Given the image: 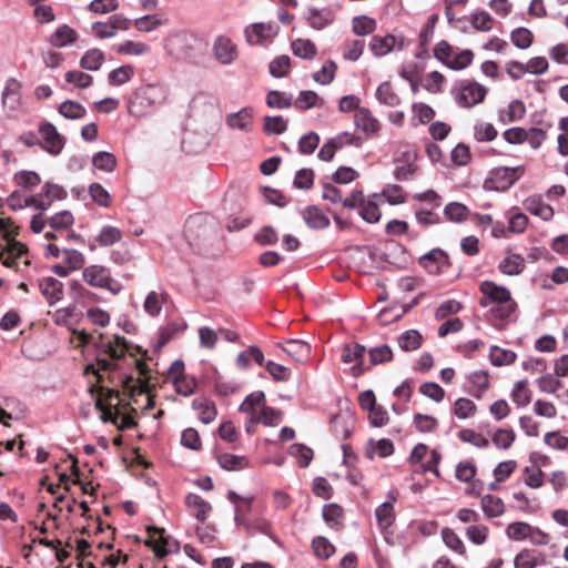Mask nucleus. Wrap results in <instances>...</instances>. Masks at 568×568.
I'll use <instances>...</instances> for the list:
<instances>
[{
	"mask_svg": "<svg viewBox=\"0 0 568 568\" xmlns=\"http://www.w3.org/2000/svg\"><path fill=\"white\" fill-rule=\"evenodd\" d=\"M376 21L367 16H356L352 20V30L357 36H367L376 30Z\"/></svg>",
	"mask_w": 568,
	"mask_h": 568,
	"instance_id": "53",
	"label": "nucleus"
},
{
	"mask_svg": "<svg viewBox=\"0 0 568 568\" xmlns=\"http://www.w3.org/2000/svg\"><path fill=\"white\" fill-rule=\"evenodd\" d=\"M291 49L294 55L304 60H313L317 54V48L310 39L298 38L292 41Z\"/></svg>",
	"mask_w": 568,
	"mask_h": 568,
	"instance_id": "30",
	"label": "nucleus"
},
{
	"mask_svg": "<svg viewBox=\"0 0 568 568\" xmlns=\"http://www.w3.org/2000/svg\"><path fill=\"white\" fill-rule=\"evenodd\" d=\"M39 290L50 306L57 304L63 297V283L52 276L40 280Z\"/></svg>",
	"mask_w": 568,
	"mask_h": 568,
	"instance_id": "17",
	"label": "nucleus"
},
{
	"mask_svg": "<svg viewBox=\"0 0 568 568\" xmlns=\"http://www.w3.org/2000/svg\"><path fill=\"white\" fill-rule=\"evenodd\" d=\"M314 555L322 559H329L336 551L335 546L324 536H316L312 539Z\"/></svg>",
	"mask_w": 568,
	"mask_h": 568,
	"instance_id": "39",
	"label": "nucleus"
},
{
	"mask_svg": "<svg viewBox=\"0 0 568 568\" xmlns=\"http://www.w3.org/2000/svg\"><path fill=\"white\" fill-rule=\"evenodd\" d=\"M234 523L236 526L243 527L250 536L255 534H263L270 538H273L271 523L263 517L248 518L244 515L241 506H236Z\"/></svg>",
	"mask_w": 568,
	"mask_h": 568,
	"instance_id": "9",
	"label": "nucleus"
},
{
	"mask_svg": "<svg viewBox=\"0 0 568 568\" xmlns=\"http://www.w3.org/2000/svg\"><path fill=\"white\" fill-rule=\"evenodd\" d=\"M28 252V247L20 242L8 244L7 251L0 252V261L6 267L19 271V258Z\"/></svg>",
	"mask_w": 568,
	"mask_h": 568,
	"instance_id": "23",
	"label": "nucleus"
},
{
	"mask_svg": "<svg viewBox=\"0 0 568 568\" xmlns=\"http://www.w3.org/2000/svg\"><path fill=\"white\" fill-rule=\"evenodd\" d=\"M486 89L477 82L462 85L455 95L456 103L462 108H471L484 101Z\"/></svg>",
	"mask_w": 568,
	"mask_h": 568,
	"instance_id": "12",
	"label": "nucleus"
},
{
	"mask_svg": "<svg viewBox=\"0 0 568 568\" xmlns=\"http://www.w3.org/2000/svg\"><path fill=\"white\" fill-rule=\"evenodd\" d=\"M213 53L215 59L223 65L233 63L239 55L235 43L225 36H219L215 39Z\"/></svg>",
	"mask_w": 568,
	"mask_h": 568,
	"instance_id": "15",
	"label": "nucleus"
},
{
	"mask_svg": "<svg viewBox=\"0 0 568 568\" xmlns=\"http://www.w3.org/2000/svg\"><path fill=\"white\" fill-rule=\"evenodd\" d=\"M21 90L22 84L14 78H10L1 94V101L3 108H7L11 111H16L21 105Z\"/></svg>",
	"mask_w": 568,
	"mask_h": 568,
	"instance_id": "18",
	"label": "nucleus"
},
{
	"mask_svg": "<svg viewBox=\"0 0 568 568\" xmlns=\"http://www.w3.org/2000/svg\"><path fill=\"white\" fill-rule=\"evenodd\" d=\"M77 36L78 34L74 29L63 24L54 31L50 38V42L53 47L63 48L75 42Z\"/></svg>",
	"mask_w": 568,
	"mask_h": 568,
	"instance_id": "33",
	"label": "nucleus"
},
{
	"mask_svg": "<svg viewBox=\"0 0 568 568\" xmlns=\"http://www.w3.org/2000/svg\"><path fill=\"white\" fill-rule=\"evenodd\" d=\"M551 126V123L547 122L542 124V128H530L527 130L526 141L532 149H539L542 142L547 139V130Z\"/></svg>",
	"mask_w": 568,
	"mask_h": 568,
	"instance_id": "59",
	"label": "nucleus"
},
{
	"mask_svg": "<svg viewBox=\"0 0 568 568\" xmlns=\"http://www.w3.org/2000/svg\"><path fill=\"white\" fill-rule=\"evenodd\" d=\"M74 224V216L71 211L62 210L48 217L49 231L44 233L48 241L58 240V233L68 231Z\"/></svg>",
	"mask_w": 568,
	"mask_h": 568,
	"instance_id": "13",
	"label": "nucleus"
},
{
	"mask_svg": "<svg viewBox=\"0 0 568 568\" xmlns=\"http://www.w3.org/2000/svg\"><path fill=\"white\" fill-rule=\"evenodd\" d=\"M103 347L104 353L112 359L123 358L129 349L128 341L120 335H114L113 342H108Z\"/></svg>",
	"mask_w": 568,
	"mask_h": 568,
	"instance_id": "43",
	"label": "nucleus"
},
{
	"mask_svg": "<svg viewBox=\"0 0 568 568\" xmlns=\"http://www.w3.org/2000/svg\"><path fill=\"white\" fill-rule=\"evenodd\" d=\"M334 435L338 439H347L351 436L353 422L351 417L344 415H335L331 420Z\"/></svg>",
	"mask_w": 568,
	"mask_h": 568,
	"instance_id": "41",
	"label": "nucleus"
},
{
	"mask_svg": "<svg viewBox=\"0 0 568 568\" xmlns=\"http://www.w3.org/2000/svg\"><path fill=\"white\" fill-rule=\"evenodd\" d=\"M293 104L296 109L305 111L315 106H322L324 104V100L315 91L303 90L298 93V97Z\"/></svg>",
	"mask_w": 568,
	"mask_h": 568,
	"instance_id": "31",
	"label": "nucleus"
},
{
	"mask_svg": "<svg viewBox=\"0 0 568 568\" xmlns=\"http://www.w3.org/2000/svg\"><path fill=\"white\" fill-rule=\"evenodd\" d=\"M548 69V62L545 57L531 58L527 64L519 61H509L506 71L513 80H519L524 73L542 74Z\"/></svg>",
	"mask_w": 568,
	"mask_h": 568,
	"instance_id": "10",
	"label": "nucleus"
},
{
	"mask_svg": "<svg viewBox=\"0 0 568 568\" xmlns=\"http://www.w3.org/2000/svg\"><path fill=\"white\" fill-rule=\"evenodd\" d=\"M89 194L99 206L109 207L111 205L110 193L100 183H91L89 185Z\"/></svg>",
	"mask_w": 568,
	"mask_h": 568,
	"instance_id": "60",
	"label": "nucleus"
},
{
	"mask_svg": "<svg viewBox=\"0 0 568 568\" xmlns=\"http://www.w3.org/2000/svg\"><path fill=\"white\" fill-rule=\"evenodd\" d=\"M442 538L444 544L456 551L459 555H464L466 552L465 545L459 536L450 528H444L442 530Z\"/></svg>",
	"mask_w": 568,
	"mask_h": 568,
	"instance_id": "63",
	"label": "nucleus"
},
{
	"mask_svg": "<svg viewBox=\"0 0 568 568\" xmlns=\"http://www.w3.org/2000/svg\"><path fill=\"white\" fill-rule=\"evenodd\" d=\"M359 216L369 224L378 223L382 217V212L375 201L366 199L358 210Z\"/></svg>",
	"mask_w": 568,
	"mask_h": 568,
	"instance_id": "52",
	"label": "nucleus"
},
{
	"mask_svg": "<svg viewBox=\"0 0 568 568\" xmlns=\"http://www.w3.org/2000/svg\"><path fill=\"white\" fill-rule=\"evenodd\" d=\"M469 210L468 207L459 202H449L444 207L445 217L454 223H462L467 220Z\"/></svg>",
	"mask_w": 568,
	"mask_h": 568,
	"instance_id": "45",
	"label": "nucleus"
},
{
	"mask_svg": "<svg viewBox=\"0 0 568 568\" xmlns=\"http://www.w3.org/2000/svg\"><path fill=\"white\" fill-rule=\"evenodd\" d=\"M16 185L21 189L31 190L41 183L40 175L34 171L21 170L13 174L12 178Z\"/></svg>",
	"mask_w": 568,
	"mask_h": 568,
	"instance_id": "40",
	"label": "nucleus"
},
{
	"mask_svg": "<svg viewBox=\"0 0 568 568\" xmlns=\"http://www.w3.org/2000/svg\"><path fill=\"white\" fill-rule=\"evenodd\" d=\"M397 40L393 34L384 37L373 36L369 42V49L375 57H383L389 53L396 45Z\"/></svg>",
	"mask_w": 568,
	"mask_h": 568,
	"instance_id": "26",
	"label": "nucleus"
},
{
	"mask_svg": "<svg viewBox=\"0 0 568 568\" xmlns=\"http://www.w3.org/2000/svg\"><path fill=\"white\" fill-rule=\"evenodd\" d=\"M524 207L532 215L542 221H550L554 217V209L545 203L539 195H532L524 201Z\"/></svg>",
	"mask_w": 568,
	"mask_h": 568,
	"instance_id": "22",
	"label": "nucleus"
},
{
	"mask_svg": "<svg viewBox=\"0 0 568 568\" xmlns=\"http://www.w3.org/2000/svg\"><path fill=\"white\" fill-rule=\"evenodd\" d=\"M397 342L404 352H413L422 346L423 336L417 329H407L398 336Z\"/></svg>",
	"mask_w": 568,
	"mask_h": 568,
	"instance_id": "35",
	"label": "nucleus"
},
{
	"mask_svg": "<svg viewBox=\"0 0 568 568\" xmlns=\"http://www.w3.org/2000/svg\"><path fill=\"white\" fill-rule=\"evenodd\" d=\"M474 52L470 49H465L462 52L452 55L446 68L450 70H464L473 63Z\"/></svg>",
	"mask_w": 568,
	"mask_h": 568,
	"instance_id": "57",
	"label": "nucleus"
},
{
	"mask_svg": "<svg viewBox=\"0 0 568 568\" xmlns=\"http://www.w3.org/2000/svg\"><path fill=\"white\" fill-rule=\"evenodd\" d=\"M168 298L169 295L165 292L158 293L155 291H151L143 303L144 312L152 317L159 316L161 314L162 306L166 303Z\"/></svg>",
	"mask_w": 568,
	"mask_h": 568,
	"instance_id": "28",
	"label": "nucleus"
},
{
	"mask_svg": "<svg viewBox=\"0 0 568 568\" xmlns=\"http://www.w3.org/2000/svg\"><path fill=\"white\" fill-rule=\"evenodd\" d=\"M253 111L250 108H243L235 113H231L226 118V123L232 129H239L248 132L252 125Z\"/></svg>",
	"mask_w": 568,
	"mask_h": 568,
	"instance_id": "25",
	"label": "nucleus"
},
{
	"mask_svg": "<svg viewBox=\"0 0 568 568\" xmlns=\"http://www.w3.org/2000/svg\"><path fill=\"white\" fill-rule=\"evenodd\" d=\"M305 20L308 26L315 30H323L335 20L334 12L328 8L317 9L311 7L305 13Z\"/></svg>",
	"mask_w": 568,
	"mask_h": 568,
	"instance_id": "19",
	"label": "nucleus"
},
{
	"mask_svg": "<svg viewBox=\"0 0 568 568\" xmlns=\"http://www.w3.org/2000/svg\"><path fill=\"white\" fill-rule=\"evenodd\" d=\"M301 214L310 229L324 230L329 226V219L317 205H307Z\"/></svg>",
	"mask_w": 568,
	"mask_h": 568,
	"instance_id": "20",
	"label": "nucleus"
},
{
	"mask_svg": "<svg viewBox=\"0 0 568 568\" xmlns=\"http://www.w3.org/2000/svg\"><path fill=\"white\" fill-rule=\"evenodd\" d=\"M104 61V53L99 49L88 50L80 59V67L89 71H98Z\"/></svg>",
	"mask_w": 568,
	"mask_h": 568,
	"instance_id": "44",
	"label": "nucleus"
},
{
	"mask_svg": "<svg viewBox=\"0 0 568 568\" xmlns=\"http://www.w3.org/2000/svg\"><path fill=\"white\" fill-rule=\"evenodd\" d=\"M381 195L386 197L387 202L390 205L403 204L406 201V196L404 194V190L398 184H387L383 189Z\"/></svg>",
	"mask_w": 568,
	"mask_h": 568,
	"instance_id": "64",
	"label": "nucleus"
},
{
	"mask_svg": "<svg viewBox=\"0 0 568 568\" xmlns=\"http://www.w3.org/2000/svg\"><path fill=\"white\" fill-rule=\"evenodd\" d=\"M83 281L92 287L105 290L112 295L122 291V284L111 276V271L103 265L92 264L82 270Z\"/></svg>",
	"mask_w": 568,
	"mask_h": 568,
	"instance_id": "2",
	"label": "nucleus"
},
{
	"mask_svg": "<svg viewBox=\"0 0 568 568\" xmlns=\"http://www.w3.org/2000/svg\"><path fill=\"white\" fill-rule=\"evenodd\" d=\"M219 465L229 471L242 470L248 466V460L244 456L224 453L217 456Z\"/></svg>",
	"mask_w": 568,
	"mask_h": 568,
	"instance_id": "34",
	"label": "nucleus"
},
{
	"mask_svg": "<svg viewBox=\"0 0 568 568\" xmlns=\"http://www.w3.org/2000/svg\"><path fill=\"white\" fill-rule=\"evenodd\" d=\"M263 130L268 135L282 134L287 130V121L282 115H267L264 118Z\"/></svg>",
	"mask_w": 568,
	"mask_h": 568,
	"instance_id": "58",
	"label": "nucleus"
},
{
	"mask_svg": "<svg viewBox=\"0 0 568 568\" xmlns=\"http://www.w3.org/2000/svg\"><path fill=\"white\" fill-rule=\"evenodd\" d=\"M418 264L430 275L444 274L452 266L448 253L440 247L432 248L419 256Z\"/></svg>",
	"mask_w": 568,
	"mask_h": 568,
	"instance_id": "6",
	"label": "nucleus"
},
{
	"mask_svg": "<svg viewBox=\"0 0 568 568\" xmlns=\"http://www.w3.org/2000/svg\"><path fill=\"white\" fill-rule=\"evenodd\" d=\"M92 164L98 170H101L104 172H112V171H114V169L116 166V159L110 152L100 151L93 155Z\"/></svg>",
	"mask_w": 568,
	"mask_h": 568,
	"instance_id": "56",
	"label": "nucleus"
},
{
	"mask_svg": "<svg viewBox=\"0 0 568 568\" xmlns=\"http://www.w3.org/2000/svg\"><path fill=\"white\" fill-rule=\"evenodd\" d=\"M266 104L273 109H288L293 105L292 94L282 91L271 90L266 94Z\"/></svg>",
	"mask_w": 568,
	"mask_h": 568,
	"instance_id": "49",
	"label": "nucleus"
},
{
	"mask_svg": "<svg viewBox=\"0 0 568 568\" xmlns=\"http://www.w3.org/2000/svg\"><path fill=\"white\" fill-rule=\"evenodd\" d=\"M377 525L382 530H387L395 521L394 506L392 503L384 501L375 509Z\"/></svg>",
	"mask_w": 568,
	"mask_h": 568,
	"instance_id": "37",
	"label": "nucleus"
},
{
	"mask_svg": "<svg viewBox=\"0 0 568 568\" xmlns=\"http://www.w3.org/2000/svg\"><path fill=\"white\" fill-rule=\"evenodd\" d=\"M283 351L295 361H303L310 352V345L300 339H288L285 342Z\"/></svg>",
	"mask_w": 568,
	"mask_h": 568,
	"instance_id": "48",
	"label": "nucleus"
},
{
	"mask_svg": "<svg viewBox=\"0 0 568 568\" xmlns=\"http://www.w3.org/2000/svg\"><path fill=\"white\" fill-rule=\"evenodd\" d=\"M417 154L414 151H405L399 156H395L394 163L396 169L394 171V178L397 181H407L413 179L417 171L415 164Z\"/></svg>",
	"mask_w": 568,
	"mask_h": 568,
	"instance_id": "14",
	"label": "nucleus"
},
{
	"mask_svg": "<svg viewBox=\"0 0 568 568\" xmlns=\"http://www.w3.org/2000/svg\"><path fill=\"white\" fill-rule=\"evenodd\" d=\"M526 379L518 381L511 390V399L518 407H525L531 402V392Z\"/></svg>",
	"mask_w": 568,
	"mask_h": 568,
	"instance_id": "47",
	"label": "nucleus"
},
{
	"mask_svg": "<svg viewBox=\"0 0 568 568\" xmlns=\"http://www.w3.org/2000/svg\"><path fill=\"white\" fill-rule=\"evenodd\" d=\"M484 514L489 518L501 516L505 511V505L501 498L487 494L480 500Z\"/></svg>",
	"mask_w": 568,
	"mask_h": 568,
	"instance_id": "32",
	"label": "nucleus"
},
{
	"mask_svg": "<svg viewBox=\"0 0 568 568\" xmlns=\"http://www.w3.org/2000/svg\"><path fill=\"white\" fill-rule=\"evenodd\" d=\"M278 33V27L274 22H255L244 29V36L248 44H262L265 40L274 38Z\"/></svg>",
	"mask_w": 568,
	"mask_h": 568,
	"instance_id": "11",
	"label": "nucleus"
},
{
	"mask_svg": "<svg viewBox=\"0 0 568 568\" xmlns=\"http://www.w3.org/2000/svg\"><path fill=\"white\" fill-rule=\"evenodd\" d=\"M524 267L525 260L519 254L504 258L498 265V270L506 275H518L524 271Z\"/></svg>",
	"mask_w": 568,
	"mask_h": 568,
	"instance_id": "46",
	"label": "nucleus"
},
{
	"mask_svg": "<svg viewBox=\"0 0 568 568\" xmlns=\"http://www.w3.org/2000/svg\"><path fill=\"white\" fill-rule=\"evenodd\" d=\"M58 112L65 119L69 120H80L83 119L87 115L85 108L73 100H65L63 101L59 108Z\"/></svg>",
	"mask_w": 568,
	"mask_h": 568,
	"instance_id": "36",
	"label": "nucleus"
},
{
	"mask_svg": "<svg viewBox=\"0 0 568 568\" xmlns=\"http://www.w3.org/2000/svg\"><path fill=\"white\" fill-rule=\"evenodd\" d=\"M510 40L516 48L525 50L532 44L534 34L529 29L519 27L511 31Z\"/></svg>",
	"mask_w": 568,
	"mask_h": 568,
	"instance_id": "54",
	"label": "nucleus"
},
{
	"mask_svg": "<svg viewBox=\"0 0 568 568\" xmlns=\"http://www.w3.org/2000/svg\"><path fill=\"white\" fill-rule=\"evenodd\" d=\"M291 69V58L286 54L274 58L268 64L270 74L273 78L281 79L288 74Z\"/></svg>",
	"mask_w": 568,
	"mask_h": 568,
	"instance_id": "50",
	"label": "nucleus"
},
{
	"mask_svg": "<svg viewBox=\"0 0 568 568\" xmlns=\"http://www.w3.org/2000/svg\"><path fill=\"white\" fill-rule=\"evenodd\" d=\"M368 364L366 366H369V369L373 366L389 363L394 358V354L392 348L388 344H382L375 347H371L368 351Z\"/></svg>",
	"mask_w": 568,
	"mask_h": 568,
	"instance_id": "29",
	"label": "nucleus"
},
{
	"mask_svg": "<svg viewBox=\"0 0 568 568\" xmlns=\"http://www.w3.org/2000/svg\"><path fill=\"white\" fill-rule=\"evenodd\" d=\"M481 297L479 305L489 307L486 320L496 328L501 329L506 321L515 313L517 303L513 300L510 291L491 281L479 284Z\"/></svg>",
	"mask_w": 568,
	"mask_h": 568,
	"instance_id": "1",
	"label": "nucleus"
},
{
	"mask_svg": "<svg viewBox=\"0 0 568 568\" xmlns=\"http://www.w3.org/2000/svg\"><path fill=\"white\" fill-rule=\"evenodd\" d=\"M516 353L510 349H504L498 346H491L489 358L494 366L510 365L516 361Z\"/></svg>",
	"mask_w": 568,
	"mask_h": 568,
	"instance_id": "51",
	"label": "nucleus"
},
{
	"mask_svg": "<svg viewBox=\"0 0 568 568\" xmlns=\"http://www.w3.org/2000/svg\"><path fill=\"white\" fill-rule=\"evenodd\" d=\"M192 408L199 413V419L203 424H210L216 418V407L213 402L206 398H194L192 400Z\"/></svg>",
	"mask_w": 568,
	"mask_h": 568,
	"instance_id": "27",
	"label": "nucleus"
},
{
	"mask_svg": "<svg viewBox=\"0 0 568 568\" xmlns=\"http://www.w3.org/2000/svg\"><path fill=\"white\" fill-rule=\"evenodd\" d=\"M525 173V166H500L490 171L485 180V187L497 192L509 190Z\"/></svg>",
	"mask_w": 568,
	"mask_h": 568,
	"instance_id": "4",
	"label": "nucleus"
},
{
	"mask_svg": "<svg viewBox=\"0 0 568 568\" xmlns=\"http://www.w3.org/2000/svg\"><path fill=\"white\" fill-rule=\"evenodd\" d=\"M185 505L201 523H204L212 511L211 504L197 494L189 493L185 497Z\"/></svg>",
	"mask_w": 568,
	"mask_h": 568,
	"instance_id": "21",
	"label": "nucleus"
},
{
	"mask_svg": "<svg viewBox=\"0 0 568 568\" xmlns=\"http://www.w3.org/2000/svg\"><path fill=\"white\" fill-rule=\"evenodd\" d=\"M375 97L379 103L387 106L393 108L400 104V98L393 90V87L388 81H385L378 85Z\"/></svg>",
	"mask_w": 568,
	"mask_h": 568,
	"instance_id": "38",
	"label": "nucleus"
},
{
	"mask_svg": "<svg viewBox=\"0 0 568 568\" xmlns=\"http://www.w3.org/2000/svg\"><path fill=\"white\" fill-rule=\"evenodd\" d=\"M280 422H281V413L270 406H263L260 415L250 416V423L253 425L262 423L266 426H275Z\"/></svg>",
	"mask_w": 568,
	"mask_h": 568,
	"instance_id": "42",
	"label": "nucleus"
},
{
	"mask_svg": "<svg viewBox=\"0 0 568 568\" xmlns=\"http://www.w3.org/2000/svg\"><path fill=\"white\" fill-rule=\"evenodd\" d=\"M337 65L333 60H328L317 72L313 74L315 82L326 85L333 82Z\"/></svg>",
	"mask_w": 568,
	"mask_h": 568,
	"instance_id": "62",
	"label": "nucleus"
},
{
	"mask_svg": "<svg viewBox=\"0 0 568 568\" xmlns=\"http://www.w3.org/2000/svg\"><path fill=\"white\" fill-rule=\"evenodd\" d=\"M354 123L357 129L366 134H375L379 130V122L367 108H361L356 111Z\"/></svg>",
	"mask_w": 568,
	"mask_h": 568,
	"instance_id": "24",
	"label": "nucleus"
},
{
	"mask_svg": "<svg viewBox=\"0 0 568 568\" xmlns=\"http://www.w3.org/2000/svg\"><path fill=\"white\" fill-rule=\"evenodd\" d=\"M39 134L42 138L41 148L51 155L61 153L65 145V138L60 134L57 128L50 122H41L39 125Z\"/></svg>",
	"mask_w": 568,
	"mask_h": 568,
	"instance_id": "8",
	"label": "nucleus"
},
{
	"mask_svg": "<svg viewBox=\"0 0 568 568\" xmlns=\"http://www.w3.org/2000/svg\"><path fill=\"white\" fill-rule=\"evenodd\" d=\"M133 75L134 68L132 65H121L109 73L108 81L111 85L118 87L129 82Z\"/></svg>",
	"mask_w": 568,
	"mask_h": 568,
	"instance_id": "55",
	"label": "nucleus"
},
{
	"mask_svg": "<svg viewBox=\"0 0 568 568\" xmlns=\"http://www.w3.org/2000/svg\"><path fill=\"white\" fill-rule=\"evenodd\" d=\"M254 241L261 246L275 245L278 242L277 231L271 225H265L254 234Z\"/></svg>",
	"mask_w": 568,
	"mask_h": 568,
	"instance_id": "61",
	"label": "nucleus"
},
{
	"mask_svg": "<svg viewBox=\"0 0 568 568\" xmlns=\"http://www.w3.org/2000/svg\"><path fill=\"white\" fill-rule=\"evenodd\" d=\"M122 231L112 225H104L99 234L88 242V247L90 251H94L97 246L108 247L113 244L119 243L122 240Z\"/></svg>",
	"mask_w": 568,
	"mask_h": 568,
	"instance_id": "16",
	"label": "nucleus"
},
{
	"mask_svg": "<svg viewBox=\"0 0 568 568\" xmlns=\"http://www.w3.org/2000/svg\"><path fill=\"white\" fill-rule=\"evenodd\" d=\"M365 352V346L358 343L345 344L342 347V362L346 364L354 363L351 367V373L354 377H359L365 372L369 371V366H366L364 361Z\"/></svg>",
	"mask_w": 568,
	"mask_h": 568,
	"instance_id": "7",
	"label": "nucleus"
},
{
	"mask_svg": "<svg viewBox=\"0 0 568 568\" xmlns=\"http://www.w3.org/2000/svg\"><path fill=\"white\" fill-rule=\"evenodd\" d=\"M149 538L144 541L145 546L151 548L156 558L162 559L169 554L180 551V542L165 535L164 528L148 526Z\"/></svg>",
	"mask_w": 568,
	"mask_h": 568,
	"instance_id": "5",
	"label": "nucleus"
},
{
	"mask_svg": "<svg viewBox=\"0 0 568 568\" xmlns=\"http://www.w3.org/2000/svg\"><path fill=\"white\" fill-rule=\"evenodd\" d=\"M162 98L158 85L146 84L138 88L129 100L128 111L131 115L140 118Z\"/></svg>",
	"mask_w": 568,
	"mask_h": 568,
	"instance_id": "3",
	"label": "nucleus"
}]
</instances>
